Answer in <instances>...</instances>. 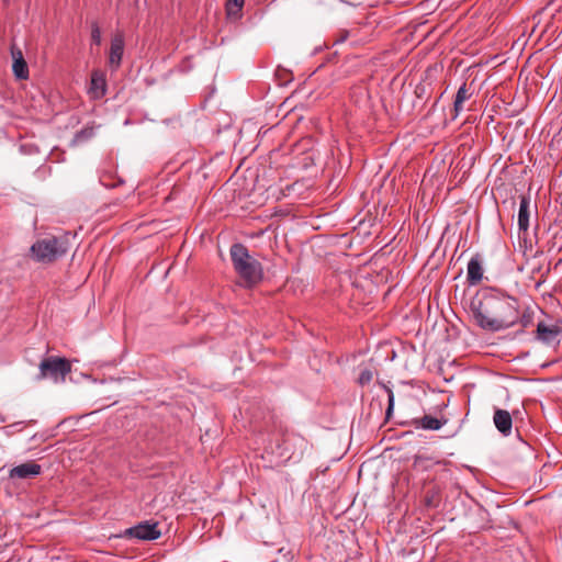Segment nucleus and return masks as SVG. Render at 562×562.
Returning a JSON list of instances; mask_svg holds the SVG:
<instances>
[{"label":"nucleus","instance_id":"1","mask_svg":"<svg viewBox=\"0 0 562 562\" xmlns=\"http://www.w3.org/2000/svg\"><path fill=\"white\" fill-rule=\"evenodd\" d=\"M480 327L499 331L514 326L519 319L518 301L513 296H488L473 310Z\"/></svg>","mask_w":562,"mask_h":562},{"label":"nucleus","instance_id":"2","mask_svg":"<svg viewBox=\"0 0 562 562\" xmlns=\"http://www.w3.org/2000/svg\"><path fill=\"white\" fill-rule=\"evenodd\" d=\"M232 262L236 273L243 280L244 285L252 286L262 279L260 262L251 257L248 249L241 244H234L229 250Z\"/></svg>","mask_w":562,"mask_h":562},{"label":"nucleus","instance_id":"3","mask_svg":"<svg viewBox=\"0 0 562 562\" xmlns=\"http://www.w3.org/2000/svg\"><path fill=\"white\" fill-rule=\"evenodd\" d=\"M31 251L35 260L53 262L68 251L67 237H47L32 245Z\"/></svg>","mask_w":562,"mask_h":562},{"label":"nucleus","instance_id":"4","mask_svg":"<svg viewBox=\"0 0 562 562\" xmlns=\"http://www.w3.org/2000/svg\"><path fill=\"white\" fill-rule=\"evenodd\" d=\"M71 364L66 358L47 357L40 363V378H49L55 382L64 381L70 373Z\"/></svg>","mask_w":562,"mask_h":562},{"label":"nucleus","instance_id":"5","mask_svg":"<svg viewBox=\"0 0 562 562\" xmlns=\"http://www.w3.org/2000/svg\"><path fill=\"white\" fill-rule=\"evenodd\" d=\"M125 38L122 31H116L112 38L108 56V65L112 71H116L122 64L124 54Z\"/></svg>","mask_w":562,"mask_h":562},{"label":"nucleus","instance_id":"6","mask_svg":"<svg viewBox=\"0 0 562 562\" xmlns=\"http://www.w3.org/2000/svg\"><path fill=\"white\" fill-rule=\"evenodd\" d=\"M160 535L161 532L158 529V524L149 521L140 522L125 531V536L137 538L139 540H156Z\"/></svg>","mask_w":562,"mask_h":562},{"label":"nucleus","instance_id":"7","mask_svg":"<svg viewBox=\"0 0 562 562\" xmlns=\"http://www.w3.org/2000/svg\"><path fill=\"white\" fill-rule=\"evenodd\" d=\"M88 93L90 98L94 100H99L105 95L106 78L104 71L100 69H95L92 71Z\"/></svg>","mask_w":562,"mask_h":562},{"label":"nucleus","instance_id":"8","mask_svg":"<svg viewBox=\"0 0 562 562\" xmlns=\"http://www.w3.org/2000/svg\"><path fill=\"white\" fill-rule=\"evenodd\" d=\"M42 472V467L35 461H29L22 464H19L10 470L9 476L11 479H31L40 475Z\"/></svg>","mask_w":562,"mask_h":562},{"label":"nucleus","instance_id":"9","mask_svg":"<svg viewBox=\"0 0 562 562\" xmlns=\"http://www.w3.org/2000/svg\"><path fill=\"white\" fill-rule=\"evenodd\" d=\"M483 279V267L480 255L473 256L468 262L467 280L469 284L476 285Z\"/></svg>","mask_w":562,"mask_h":562},{"label":"nucleus","instance_id":"10","mask_svg":"<svg viewBox=\"0 0 562 562\" xmlns=\"http://www.w3.org/2000/svg\"><path fill=\"white\" fill-rule=\"evenodd\" d=\"M493 422L497 430L504 436H508L510 434L513 420L507 411L501 408L495 409Z\"/></svg>","mask_w":562,"mask_h":562},{"label":"nucleus","instance_id":"11","mask_svg":"<svg viewBox=\"0 0 562 562\" xmlns=\"http://www.w3.org/2000/svg\"><path fill=\"white\" fill-rule=\"evenodd\" d=\"M560 328L557 325L548 326L539 323L537 326V338L544 344H553L558 340Z\"/></svg>","mask_w":562,"mask_h":562},{"label":"nucleus","instance_id":"12","mask_svg":"<svg viewBox=\"0 0 562 562\" xmlns=\"http://www.w3.org/2000/svg\"><path fill=\"white\" fill-rule=\"evenodd\" d=\"M529 217H530V199L528 196L522 195L519 202V211H518V226L520 231H527L529 227Z\"/></svg>","mask_w":562,"mask_h":562},{"label":"nucleus","instance_id":"13","mask_svg":"<svg viewBox=\"0 0 562 562\" xmlns=\"http://www.w3.org/2000/svg\"><path fill=\"white\" fill-rule=\"evenodd\" d=\"M13 61V72L19 79H26L29 77V68L27 64L23 58L21 50H12Z\"/></svg>","mask_w":562,"mask_h":562},{"label":"nucleus","instance_id":"14","mask_svg":"<svg viewBox=\"0 0 562 562\" xmlns=\"http://www.w3.org/2000/svg\"><path fill=\"white\" fill-rule=\"evenodd\" d=\"M446 422H447L446 419L440 420L430 415H425L422 418L415 419L414 425L417 428H423V429H427V430H438L446 424Z\"/></svg>","mask_w":562,"mask_h":562},{"label":"nucleus","instance_id":"15","mask_svg":"<svg viewBox=\"0 0 562 562\" xmlns=\"http://www.w3.org/2000/svg\"><path fill=\"white\" fill-rule=\"evenodd\" d=\"M471 97V93L469 92V89L467 88V85L463 83L457 94H456V99H454V103H453V110H454V117L459 115V113L463 110V103L464 101L469 100Z\"/></svg>","mask_w":562,"mask_h":562},{"label":"nucleus","instance_id":"16","mask_svg":"<svg viewBox=\"0 0 562 562\" xmlns=\"http://www.w3.org/2000/svg\"><path fill=\"white\" fill-rule=\"evenodd\" d=\"M244 5V0H227L226 11L228 15L237 14Z\"/></svg>","mask_w":562,"mask_h":562},{"label":"nucleus","instance_id":"17","mask_svg":"<svg viewBox=\"0 0 562 562\" xmlns=\"http://www.w3.org/2000/svg\"><path fill=\"white\" fill-rule=\"evenodd\" d=\"M373 379V373L370 369H363L358 378V382L360 385L369 384Z\"/></svg>","mask_w":562,"mask_h":562},{"label":"nucleus","instance_id":"18","mask_svg":"<svg viewBox=\"0 0 562 562\" xmlns=\"http://www.w3.org/2000/svg\"><path fill=\"white\" fill-rule=\"evenodd\" d=\"M91 41L98 46L101 44V30L95 22L91 25Z\"/></svg>","mask_w":562,"mask_h":562},{"label":"nucleus","instance_id":"19","mask_svg":"<svg viewBox=\"0 0 562 562\" xmlns=\"http://www.w3.org/2000/svg\"><path fill=\"white\" fill-rule=\"evenodd\" d=\"M393 405H394V395H393V392L392 391H389V407H387V415L391 413V411L393 409Z\"/></svg>","mask_w":562,"mask_h":562}]
</instances>
